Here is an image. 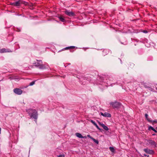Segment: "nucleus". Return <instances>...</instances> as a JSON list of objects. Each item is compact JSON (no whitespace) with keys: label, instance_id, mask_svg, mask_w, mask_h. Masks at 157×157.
Returning <instances> with one entry per match:
<instances>
[{"label":"nucleus","instance_id":"f257e3e1","mask_svg":"<svg viewBox=\"0 0 157 157\" xmlns=\"http://www.w3.org/2000/svg\"><path fill=\"white\" fill-rule=\"evenodd\" d=\"M27 112L31 118L35 119V121L36 122V120L38 117V113L37 111L35 109H29L28 110Z\"/></svg>","mask_w":157,"mask_h":157},{"label":"nucleus","instance_id":"f03ea898","mask_svg":"<svg viewBox=\"0 0 157 157\" xmlns=\"http://www.w3.org/2000/svg\"><path fill=\"white\" fill-rule=\"evenodd\" d=\"M37 62H36L34 64L35 65L36 67H39L40 69H44L46 68L45 65L42 64V62L41 60H37Z\"/></svg>","mask_w":157,"mask_h":157},{"label":"nucleus","instance_id":"7ed1b4c3","mask_svg":"<svg viewBox=\"0 0 157 157\" xmlns=\"http://www.w3.org/2000/svg\"><path fill=\"white\" fill-rule=\"evenodd\" d=\"M26 2L21 0H19L18 1L11 3V4L14 6H20L21 4H25Z\"/></svg>","mask_w":157,"mask_h":157},{"label":"nucleus","instance_id":"20e7f679","mask_svg":"<svg viewBox=\"0 0 157 157\" xmlns=\"http://www.w3.org/2000/svg\"><path fill=\"white\" fill-rule=\"evenodd\" d=\"M110 104L112 106L113 108H118L121 105V103L120 102L115 101L111 102L110 103Z\"/></svg>","mask_w":157,"mask_h":157},{"label":"nucleus","instance_id":"39448f33","mask_svg":"<svg viewBox=\"0 0 157 157\" xmlns=\"http://www.w3.org/2000/svg\"><path fill=\"white\" fill-rule=\"evenodd\" d=\"M13 91L14 93L18 95H21L22 93V91L19 88L14 89Z\"/></svg>","mask_w":157,"mask_h":157},{"label":"nucleus","instance_id":"423d86ee","mask_svg":"<svg viewBox=\"0 0 157 157\" xmlns=\"http://www.w3.org/2000/svg\"><path fill=\"white\" fill-rule=\"evenodd\" d=\"M65 13L69 16H74L75 14L72 12H70L68 10H66L65 11Z\"/></svg>","mask_w":157,"mask_h":157},{"label":"nucleus","instance_id":"0eeeda50","mask_svg":"<svg viewBox=\"0 0 157 157\" xmlns=\"http://www.w3.org/2000/svg\"><path fill=\"white\" fill-rule=\"evenodd\" d=\"M100 114L101 115L105 117H111V115L109 113H107L106 112L103 113L102 112H101L100 113Z\"/></svg>","mask_w":157,"mask_h":157},{"label":"nucleus","instance_id":"6e6552de","mask_svg":"<svg viewBox=\"0 0 157 157\" xmlns=\"http://www.w3.org/2000/svg\"><path fill=\"white\" fill-rule=\"evenodd\" d=\"M11 51L8 49L2 48L0 49V52L1 53L4 52H11Z\"/></svg>","mask_w":157,"mask_h":157},{"label":"nucleus","instance_id":"1a4fd4ad","mask_svg":"<svg viewBox=\"0 0 157 157\" xmlns=\"http://www.w3.org/2000/svg\"><path fill=\"white\" fill-rule=\"evenodd\" d=\"M144 151L146 153L149 154H153L154 151L152 150H150L148 149H144Z\"/></svg>","mask_w":157,"mask_h":157},{"label":"nucleus","instance_id":"9d476101","mask_svg":"<svg viewBox=\"0 0 157 157\" xmlns=\"http://www.w3.org/2000/svg\"><path fill=\"white\" fill-rule=\"evenodd\" d=\"M149 144H151V146H154V147H156V144L155 142L152 140H149L148 141Z\"/></svg>","mask_w":157,"mask_h":157},{"label":"nucleus","instance_id":"9b49d317","mask_svg":"<svg viewBox=\"0 0 157 157\" xmlns=\"http://www.w3.org/2000/svg\"><path fill=\"white\" fill-rule=\"evenodd\" d=\"M99 124L106 131H107L109 130L108 128L103 124H101L100 123H99Z\"/></svg>","mask_w":157,"mask_h":157},{"label":"nucleus","instance_id":"f8f14e48","mask_svg":"<svg viewBox=\"0 0 157 157\" xmlns=\"http://www.w3.org/2000/svg\"><path fill=\"white\" fill-rule=\"evenodd\" d=\"M75 135L76 136L80 138H82V136L80 133H75Z\"/></svg>","mask_w":157,"mask_h":157},{"label":"nucleus","instance_id":"ddd939ff","mask_svg":"<svg viewBox=\"0 0 157 157\" xmlns=\"http://www.w3.org/2000/svg\"><path fill=\"white\" fill-rule=\"evenodd\" d=\"M59 20L62 22H64L65 21V19L63 17H62V16L59 17Z\"/></svg>","mask_w":157,"mask_h":157},{"label":"nucleus","instance_id":"4468645a","mask_svg":"<svg viewBox=\"0 0 157 157\" xmlns=\"http://www.w3.org/2000/svg\"><path fill=\"white\" fill-rule=\"evenodd\" d=\"M109 149L110 151L112 152H114L115 151L113 147H110Z\"/></svg>","mask_w":157,"mask_h":157},{"label":"nucleus","instance_id":"2eb2a0df","mask_svg":"<svg viewBox=\"0 0 157 157\" xmlns=\"http://www.w3.org/2000/svg\"><path fill=\"white\" fill-rule=\"evenodd\" d=\"M92 140L95 143L98 144V141L97 140H96L93 138Z\"/></svg>","mask_w":157,"mask_h":157},{"label":"nucleus","instance_id":"dca6fc26","mask_svg":"<svg viewBox=\"0 0 157 157\" xmlns=\"http://www.w3.org/2000/svg\"><path fill=\"white\" fill-rule=\"evenodd\" d=\"M35 81H33L30 83L29 85L30 86H32L33 85H34L35 84Z\"/></svg>","mask_w":157,"mask_h":157},{"label":"nucleus","instance_id":"f3484780","mask_svg":"<svg viewBox=\"0 0 157 157\" xmlns=\"http://www.w3.org/2000/svg\"><path fill=\"white\" fill-rule=\"evenodd\" d=\"M153 129H154V128L152 127L151 126H149L148 127V130H153Z\"/></svg>","mask_w":157,"mask_h":157},{"label":"nucleus","instance_id":"a211bd4d","mask_svg":"<svg viewBox=\"0 0 157 157\" xmlns=\"http://www.w3.org/2000/svg\"><path fill=\"white\" fill-rule=\"evenodd\" d=\"M90 121L94 125L96 124L95 122L93 120H91Z\"/></svg>","mask_w":157,"mask_h":157},{"label":"nucleus","instance_id":"6ab92c4d","mask_svg":"<svg viewBox=\"0 0 157 157\" xmlns=\"http://www.w3.org/2000/svg\"><path fill=\"white\" fill-rule=\"evenodd\" d=\"M95 127L98 129V130H101L100 128H99L98 126V125L97 124H96L95 125Z\"/></svg>","mask_w":157,"mask_h":157},{"label":"nucleus","instance_id":"aec40b11","mask_svg":"<svg viewBox=\"0 0 157 157\" xmlns=\"http://www.w3.org/2000/svg\"><path fill=\"white\" fill-rule=\"evenodd\" d=\"M87 136L90 138V139H91V140L93 138V137H92V136H91L90 135H87Z\"/></svg>","mask_w":157,"mask_h":157},{"label":"nucleus","instance_id":"412c9836","mask_svg":"<svg viewBox=\"0 0 157 157\" xmlns=\"http://www.w3.org/2000/svg\"><path fill=\"white\" fill-rule=\"evenodd\" d=\"M64 155H61L57 156L58 157H64Z\"/></svg>","mask_w":157,"mask_h":157},{"label":"nucleus","instance_id":"4be33fe9","mask_svg":"<svg viewBox=\"0 0 157 157\" xmlns=\"http://www.w3.org/2000/svg\"><path fill=\"white\" fill-rule=\"evenodd\" d=\"M145 117L148 120V121H149V120L148 119H147L148 115L147 114H145Z\"/></svg>","mask_w":157,"mask_h":157},{"label":"nucleus","instance_id":"5701e85b","mask_svg":"<svg viewBox=\"0 0 157 157\" xmlns=\"http://www.w3.org/2000/svg\"><path fill=\"white\" fill-rule=\"evenodd\" d=\"M75 48L74 46H71L70 47H67V48H66V49H68V48Z\"/></svg>","mask_w":157,"mask_h":157},{"label":"nucleus","instance_id":"b1692460","mask_svg":"<svg viewBox=\"0 0 157 157\" xmlns=\"http://www.w3.org/2000/svg\"><path fill=\"white\" fill-rule=\"evenodd\" d=\"M143 32L144 33H147V31L146 30H144Z\"/></svg>","mask_w":157,"mask_h":157},{"label":"nucleus","instance_id":"393cba45","mask_svg":"<svg viewBox=\"0 0 157 157\" xmlns=\"http://www.w3.org/2000/svg\"><path fill=\"white\" fill-rule=\"evenodd\" d=\"M153 131H154V132H155L156 133L157 132V131L154 128V129H153Z\"/></svg>","mask_w":157,"mask_h":157},{"label":"nucleus","instance_id":"a878e982","mask_svg":"<svg viewBox=\"0 0 157 157\" xmlns=\"http://www.w3.org/2000/svg\"><path fill=\"white\" fill-rule=\"evenodd\" d=\"M82 138H85V139H86V136H82Z\"/></svg>","mask_w":157,"mask_h":157},{"label":"nucleus","instance_id":"bb28decb","mask_svg":"<svg viewBox=\"0 0 157 157\" xmlns=\"http://www.w3.org/2000/svg\"><path fill=\"white\" fill-rule=\"evenodd\" d=\"M144 155V156H147V157H149V155H145V154Z\"/></svg>","mask_w":157,"mask_h":157},{"label":"nucleus","instance_id":"cd10ccee","mask_svg":"<svg viewBox=\"0 0 157 157\" xmlns=\"http://www.w3.org/2000/svg\"><path fill=\"white\" fill-rule=\"evenodd\" d=\"M157 123V121H153V123Z\"/></svg>","mask_w":157,"mask_h":157},{"label":"nucleus","instance_id":"c85d7f7f","mask_svg":"<svg viewBox=\"0 0 157 157\" xmlns=\"http://www.w3.org/2000/svg\"><path fill=\"white\" fill-rule=\"evenodd\" d=\"M153 135H155V134H152Z\"/></svg>","mask_w":157,"mask_h":157},{"label":"nucleus","instance_id":"c756f323","mask_svg":"<svg viewBox=\"0 0 157 157\" xmlns=\"http://www.w3.org/2000/svg\"><path fill=\"white\" fill-rule=\"evenodd\" d=\"M155 128H156V129H157V127H156Z\"/></svg>","mask_w":157,"mask_h":157}]
</instances>
